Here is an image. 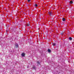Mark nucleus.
<instances>
[{
  "mask_svg": "<svg viewBox=\"0 0 74 74\" xmlns=\"http://www.w3.org/2000/svg\"><path fill=\"white\" fill-rule=\"evenodd\" d=\"M25 53H22V54H21V56L23 57L25 56Z\"/></svg>",
  "mask_w": 74,
  "mask_h": 74,
  "instance_id": "f257e3e1",
  "label": "nucleus"
},
{
  "mask_svg": "<svg viewBox=\"0 0 74 74\" xmlns=\"http://www.w3.org/2000/svg\"><path fill=\"white\" fill-rule=\"evenodd\" d=\"M15 47L16 48L18 47V45L17 43H16V44L15 45Z\"/></svg>",
  "mask_w": 74,
  "mask_h": 74,
  "instance_id": "f03ea898",
  "label": "nucleus"
},
{
  "mask_svg": "<svg viewBox=\"0 0 74 74\" xmlns=\"http://www.w3.org/2000/svg\"><path fill=\"white\" fill-rule=\"evenodd\" d=\"M52 14V13L51 12H49L48 13V14H49V15H51V14Z\"/></svg>",
  "mask_w": 74,
  "mask_h": 74,
  "instance_id": "7ed1b4c3",
  "label": "nucleus"
},
{
  "mask_svg": "<svg viewBox=\"0 0 74 74\" xmlns=\"http://www.w3.org/2000/svg\"><path fill=\"white\" fill-rule=\"evenodd\" d=\"M62 20L63 21H65V18H62Z\"/></svg>",
  "mask_w": 74,
  "mask_h": 74,
  "instance_id": "20e7f679",
  "label": "nucleus"
},
{
  "mask_svg": "<svg viewBox=\"0 0 74 74\" xmlns=\"http://www.w3.org/2000/svg\"><path fill=\"white\" fill-rule=\"evenodd\" d=\"M48 52H51V50H50L49 49H48Z\"/></svg>",
  "mask_w": 74,
  "mask_h": 74,
  "instance_id": "39448f33",
  "label": "nucleus"
},
{
  "mask_svg": "<svg viewBox=\"0 0 74 74\" xmlns=\"http://www.w3.org/2000/svg\"><path fill=\"white\" fill-rule=\"evenodd\" d=\"M55 45H56V44H55V43H53V46H55Z\"/></svg>",
  "mask_w": 74,
  "mask_h": 74,
  "instance_id": "423d86ee",
  "label": "nucleus"
},
{
  "mask_svg": "<svg viewBox=\"0 0 74 74\" xmlns=\"http://www.w3.org/2000/svg\"><path fill=\"white\" fill-rule=\"evenodd\" d=\"M69 39L70 40H71V39H72V38H71V37H70L69 38Z\"/></svg>",
  "mask_w": 74,
  "mask_h": 74,
  "instance_id": "0eeeda50",
  "label": "nucleus"
},
{
  "mask_svg": "<svg viewBox=\"0 0 74 74\" xmlns=\"http://www.w3.org/2000/svg\"><path fill=\"white\" fill-rule=\"evenodd\" d=\"M70 3H71V4H72V3H73V1H70Z\"/></svg>",
  "mask_w": 74,
  "mask_h": 74,
  "instance_id": "6e6552de",
  "label": "nucleus"
},
{
  "mask_svg": "<svg viewBox=\"0 0 74 74\" xmlns=\"http://www.w3.org/2000/svg\"><path fill=\"white\" fill-rule=\"evenodd\" d=\"M37 63H38V64H40V63H39V62L38 61L37 62Z\"/></svg>",
  "mask_w": 74,
  "mask_h": 74,
  "instance_id": "1a4fd4ad",
  "label": "nucleus"
},
{
  "mask_svg": "<svg viewBox=\"0 0 74 74\" xmlns=\"http://www.w3.org/2000/svg\"><path fill=\"white\" fill-rule=\"evenodd\" d=\"M37 4H35V7H37Z\"/></svg>",
  "mask_w": 74,
  "mask_h": 74,
  "instance_id": "9d476101",
  "label": "nucleus"
},
{
  "mask_svg": "<svg viewBox=\"0 0 74 74\" xmlns=\"http://www.w3.org/2000/svg\"><path fill=\"white\" fill-rule=\"evenodd\" d=\"M30 25V23L28 24V25H27V26H29Z\"/></svg>",
  "mask_w": 74,
  "mask_h": 74,
  "instance_id": "9b49d317",
  "label": "nucleus"
},
{
  "mask_svg": "<svg viewBox=\"0 0 74 74\" xmlns=\"http://www.w3.org/2000/svg\"><path fill=\"white\" fill-rule=\"evenodd\" d=\"M33 69H35V66H33Z\"/></svg>",
  "mask_w": 74,
  "mask_h": 74,
  "instance_id": "f8f14e48",
  "label": "nucleus"
},
{
  "mask_svg": "<svg viewBox=\"0 0 74 74\" xmlns=\"http://www.w3.org/2000/svg\"><path fill=\"white\" fill-rule=\"evenodd\" d=\"M30 1V0H28V1Z\"/></svg>",
  "mask_w": 74,
  "mask_h": 74,
  "instance_id": "ddd939ff",
  "label": "nucleus"
},
{
  "mask_svg": "<svg viewBox=\"0 0 74 74\" xmlns=\"http://www.w3.org/2000/svg\"><path fill=\"white\" fill-rule=\"evenodd\" d=\"M7 31V30H6V32Z\"/></svg>",
  "mask_w": 74,
  "mask_h": 74,
  "instance_id": "4468645a",
  "label": "nucleus"
}]
</instances>
